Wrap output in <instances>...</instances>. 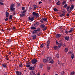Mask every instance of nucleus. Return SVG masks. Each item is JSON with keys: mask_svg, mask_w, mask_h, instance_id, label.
<instances>
[{"mask_svg": "<svg viewBox=\"0 0 75 75\" xmlns=\"http://www.w3.org/2000/svg\"><path fill=\"white\" fill-rule=\"evenodd\" d=\"M33 17H38L39 16H40V15L39 14H38L37 13H35V12H34L33 13Z\"/></svg>", "mask_w": 75, "mask_h": 75, "instance_id": "obj_1", "label": "nucleus"}, {"mask_svg": "<svg viewBox=\"0 0 75 75\" xmlns=\"http://www.w3.org/2000/svg\"><path fill=\"white\" fill-rule=\"evenodd\" d=\"M62 13L60 15V17H62L65 16V15L66 14V11L65 10H63L62 11Z\"/></svg>", "mask_w": 75, "mask_h": 75, "instance_id": "obj_2", "label": "nucleus"}, {"mask_svg": "<svg viewBox=\"0 0 75 75\" xmlns=\"http://www.w3.org/2000/svg\"><path fill=\"white\" fill-rule=\"evenodd\" d=\"M14 4H12L11 6V7L10 8V9L11 11H14L15 10V8H14Z\"/></svg>", "mask_w": 75, "mask_h": 75, "instance_id": "obj_3", "label": "nucleus"}, {"mask_svg": "<svg viewBox=\"0 0 75 75\" xmlns=\"http://www.w3.org/2000/svg\"><path fill=\"white\" fill-rule=\"evenodd\" d=\"M67 10L68 13H70L71 12V10L70 6H67Z\"/></svg>", "mask_w": 75, "mask_h": 75, "instance_id": "obj_4", "label": "nucleus"}, {"mask_svg": "<svg viewBox=\"0 0 75 75\" xmlns=\"http://www.w3.org/2000/svg\"><path fill=\"white\" fill-rule=\"evenodd\" d=\"M50 40H48L47 42V47L48 49H49V48H50Z\"/></svg>", "mask_w": 75, "mask_h": 75, "instance_id": "obj_5", "label": "nucleus"}, {"mask_svg": "<svg viewBox=\"0 0 75 75\" xmlns=\"http://www.w3.org/2000/svg\"><path fill=\"white\" fill-rule=\"evenodd\" d=\"M32 63L33 64H34L37 63V60L36 59H33L31 61Z\"/></svg>", "mask_w": 75, "mask_h": 75, "instance_id": "obj_6", "label": "nucleus"}, {"mask_svg": "<svg viewBox=\"0 0 75 75\" xmlns=\"http://www.w3.org/2000/svg\"><path fill=\"white\" fill-rule=\"evenodd\" d=\"M46 59L47 60L48 62L49 61H51V58L50 57H48L46 58Z\"/></svg>", "mask_w": 75, "mask_h": 75, "instance_id": "obj_7", "label": "nucleus"}, {"mask_svg": "<svg viewBox=\"0 0 75 75\" xmlns=\"http://www.w3.org/2000/svg\"><path fill=\"white\" fill-rule=\"evenodd\" d=\"M16 75H21L22 74V73L19 71H17L16 72Z\"/></svg>", "mask_w": 75, "mask_h": 75, "instance_id": "obj_8", "label": "nucleus"}, {"mask_svg": "<svg viewBox=\"0 0 75 75\" xmlns=\"http://www.w3.org/2000/svg\"><path fill=\"white\" fill-rule=\"evenodd\" d=\"M32 37H33V40H35L36 39V38H37V35H33L32 36Z\"/></svg>", "mask_w": 75, "mask_h": 75, "instance_id": "obj_9", "label": "nucleus"}, {"mask_svg": "<svg viewBox=\"0 0 75 75\" xmlns=\"http://www.w3.org/2000/svg\"><path fill=\"white\" fill-rule=\"evenodd\" d=\"M29 20H30V21H33V20H34V18L33 17H29Z\"/></svg>", "mask_w": 75, "mask_h": 75, "instance_id": "obj_10", "label": "nucleus"}, {"mask_svg": "<svg viewBox=\"0 0 75 75\" xmlns=\"http://www.w3.org/2000/svg\"><path fill=\"white\" fill-rule=\"evenodd\" d=\"M67 41H69V38L68 36H66L64 38Z\"/></svg>", "mask_w": 75, "mask_h": 75, "instance_id": "obj_11", "label": "nucleus"}, {"mask_svg": "<svg viewBox=\"0 0 75 75\" xmlns=\"http://www.w3.org/2000/svg\"><path fill=\"white\" fill-rule=\"evenodd\" d=\"M29 69L30 70H33L34 69V67L31 66L29 68Z\"/></svg>", "mask_w": 75, "mask_h": 75, "instance_id": "obj_12", "label": "nucleus"}, {"mask_svg": "<svg viewBox=\"0 0 75 75\" xmlns=\"http://www.w3.org/2000/svg\"><path fill=\"white\" fill-rule=\"evenodd\" d=\"M19 66L20 67V68H22L23 65L20 62L19 64Z\"/></svg>", "mask_w": 75, "mask_h": 75, "instance_id": "obj_13", "label": "nucleus"}, {"mask_svg": "<svg viewBox=\"0 0 75 75\" xmlns=\"http://www.w3.org/2000/svg\"><path fill=\"white\" fill-rule=\"evenodd\" d=\"M61 35L59 34H57V35H56V37L57 38H58L60 37H61Z\"/></svg>", "mask_w": 75, "mask_h": 75, "instance_id": "obj_14", "label": "nucleus"}, {"mask_svg": "<svg viewBox=\"0 0 75 75\" xmlns=\"http://www.w3.org/2000/svg\"><path fill=\"white\" fill-rule=\"evenodd\" d=\"M6 17H8V16H9V13L7 12V11H6Z\"/></svg>", "mask_w": 75, "mask_h": 75, "instance_id": "obj_15", "label": "nucleus"}, {"mask_svg": "<svg viewBox=\"0 0 75 75\" xmlns=\"http://www.w3.org/2000/svg\"><path fill=\"white\" fill-rule=\"evenodd\" d=\"M42 20H43L44 21H47V18H42Z\"/></svg>", "mask_w": 75, "mask_h": 75, "instance_id": "obj_16", "label": "nucleus"}, {"mask_svg": "<svg viewBox=\"0 0 75 75\" xmlns=\"http://www.w3.org/2000/svg\"><path fill=\"white\" fill-rule=\"evenodd\" d=\"M40 27L42 28H44L45 27V25L44 24H42L40 25Z\"/></svg>", "mask_w": 75, "mask_h": 75, "instance_id": "obj_17", "label": "nucleus"}, {"mask_svg": "<svg viewBox=\"0 0 75 75\" xmlns=\"http://www.w3.org/2000/svg\"><path fill=\"white\" fill-rule=\"evenodd\" d=\"M70 8L71 10H73L74 8V6L73 5H71Z\"/></svg>", "mask_w": 75, "mask_h": 75, "instance_id": "obj_18", "label": "nucleus"}, {"mask_svg": "<svg viewBox=\"0 0 75 75\" xmlns=\"http://www.w3.org/2000/svg\"><path fill=\"white\" fill-rule=\"evenodd\" d=\"M68 51V48H66L64 49V51L65 52H67Z\"/></svg>", "mask_w": 75, "mask_h": 75, "instance_id": "obj_19", "label": "nucleus"}, {"mask_svg": "<svg viewBox=\"0 0 75 75\" xmlns=\"http://www.w3.org/2000/svg\"><path fill=\"white\" fill-rule=\"evenodd\" d=\"M71 57L72 59H74V55L73 53H72L71 55Z\"/></svg>", "mask_w": 75, "mask_h": 75, "instance_id": "obj_20", "label": "nucleus"}, {"mask_svg": "<svg viewBox=\"0 0 75 75\" xmlns=\"http://www.w3.org/2000/svg\"><path fill=\"white\" fill-rule=\"evenodd\" d=\"M44 46H45V45L44 44H42L40 45V47L41 48H44Z\"/></svg>", "mask_w": 75, "mask_h": 75, "instance_id": "obj_21", "label": "nucleus"}, {"mask_svg": "<svg viewBox=\"0 0 75 75\" xmlns=\"http://www.w3.org/2000/svg\"><path fill=\"white\" fill-rule=\"evenodd\" d=\"M30 29L31 30H35L36 29V28L34 27L31 26L30 27Z\"/></svg>", "mask_w": 75, "mask_h": 75, "instance_id": "obj_22", "label": "nucleus"}, {"mask_svg": "<svg viewBox=\"0 0 75 75\" xmlns=\"http://www.w3.org/2000/svg\"><path fill=\"white\" fill-rule=\"evenodd\" d=\"M43 62H44V63H46L47 62V59H44L43 60Z\"/></svg>", "mask_w": 75, "mask_h": 75, "instance_id": "obj_23", "label": "nucleus"}, {"mask_svg": "<svg viewBox=\"0 0 75 75\" xmlns=\"http://www.w3.org/2000/svg\"><path fill=\"white\" fill-rule=\"evenodd\" d=\"M54 48L55 50H56L58 49V47L54 46Z\"/></svg>", "mask_w": 75, "mask_h": 75, "instance_id": "obj_24", "label": "nucleus"}, {"mask_svg": "<svg viewBox=\"0 0 75 75\" xmlns=\"http://www.w3.org/2000/svg\"><path fill=\"white\" fill-rule=\"evenodd\" d=\"M20 16L21 17H22L25 16V14H24L23 13H21L20 14Z\"/></svg>", "mask_w": 75, "mask_h": 75, "instance_id": "obj_25", "label": "nucleus"}, {"mask_svg": "<svg viewBox=\"0 0 75 75\" xmlns=\"http://www.w3.org/2000/svg\"><path fill=\"white\" fill-rule=\"evenodd\" d=\"M56 4L57 5H60L61 4V2H60V1H58L57 2Z\"/></svg>", "mask_w": 75, "mask_h": 75, "instance_id": "obj_26", "label": "nucleus"}, {"mask_svg": "<svg viewBox=\"0 0 75 75\" xmlns=\"http://www.w3.org/2000/svg\"><path fill=\"white\" fill-rule=\"evenodd\" d=\"M2 66L4 67L5 68H6L7 67L6 66V65L5 64H3Z\"/></svg>", "mask_w": 75, "mask_h": 75, "instance_id": "obj_27", "label": "nucleus"}, {"mask_svg": "<svg viewBox=\"0 0 75 75\" xmlns=\"http://www.w3.org/2000/svg\"><path fill=\"white\" fill-rule=\"evenodd\" d=\"M13 18V15H10L9 16V19L10 20H11Z\"/></svg>", "mask_w": 75, "mask_h": 75, "instance_id": "obj_28", "label": "nucleus"}, {"mask_svg": "<svg viewBox=\"0 0 75 75\" xmlns=\"http://www.w3.org/2000/svg\"><path fill=\"white\" fill-rule=\"evenodd\" d=\"M62 4V5H64L65 4H66V1H63Z\"/></svg>", "mask_w": 75, "mask_h": 75, "instance_id": "obj_29", "label": "nucleus"}, {"mask_svg": "<svg viewBox=\"0 0 75 75\" xmlns=\"http://www.w3.org/2000/svg\"><path fill=\"white\" fill-rule=\"evenodd\" d=\"M34 71H31L30 72V75H33V73H34Z\"/></svg>", "mask_w": 75, "mask_h": 75, "instance_id": "obj_30", "label": "nucleus"}, {"mask_svg": "<svg viewBox=\"0 0 75 75\" xmlns=\"http://www.w3.org/2000/svg\"><path fill=\"white\" fill-rule=\"evenodd\" d=\"M56 57L57 58H59V54H56Z\"/></svg>", "mask_w": 75, "mask_h": 75, "instance_id": "obj_31", "label": "nucleus"}, {"mask_svg": "<svg viewBox=\"0 0 75 75\" xmlns=\"http://www.w3.org/2000/svg\"><path fill=\"white\" fill-rule=\"evenodd\" d=\"M53 10H54V11H58V9L56 8H53Z\"/></svg>", "mask_w": 75, "mask_h": 75, "instance_id": "obj_32", "label": "nucleus"}, {"mask_svg": "<svg viewBox=\"0 0 75 75\" xmlns=\"http://www.w3.org/2000/svg\"><path fill=\"white\" fill-rule=\"evenodd\" d=\"M74 74H75V72H74V71H73L72 72H71V73L70 74V75H74Z\"/></svg>", "mask_w": 75, "mask_h": 75, "instance_id": "obj_33", "label": "nucleus"}, {"mask_svg": "<svg viewBox=\"0 0 75 75\" xmlns=\"http://www.w3.org/2000/svg\"><path fill=\"white\" fill-rule=\"evenodd\" d=\"M40 68H42L43 67V65H42V64H40Z\"/></svg>", "mask_w": 75, "mask_h": 75, "instance_id": "obj_34", "label": "nucleus"}, {"mask_svg": "<svg viewBox=\"0 0 75 75\" xmlns=\"http://www.w3.org/2000/svg\"><path fill=\"white\" fill-rule=\"evenodd\" d=\"M40 22L41 24H43V23H44V21H43L42 20H41L40 21Z\"/></svg>", "mask_w": 75, "mask_h": 75, "instance_id": "obj_35", "label": "nucleus"}, {"mask_svg": "<svg viewBox=\"0 0 75 75\" xmlns=\"http://www.w3.org/2000/svg\"><path fill=\"white\" fill-rule=\"evenodd\" d=\"M33 6L34 7V8H36L37 7V5H34Z\"/></svg>", "mask_w": 75, "mask_h": 75, "instance_id": "obj_36", "label": "nucleus"}, {"mask_svg": "<svg viewBox=\"0 0 75 75\" xmlns=\"http://www.w3.org/2000/svg\"><path fill=\"white\" fill-rule=\"evenodd\" d=\"M59 42L60 43L59 44L62 45V41L60 40L59 41Z\"/></svg>", "mask_w": 75, "mask_h": 75, "instance_id": "obj_37", "label": "nucleus"}, {"mask_svg": "<svg viewBox=\"0 0 75 75\" xmlns=\"http://www.w3.org/2000/svg\"><path fill=\"white\" fill-rule=\"evenodd\" d=\"M67 7V4H66L64 6V8H66Z\"/></svg>", "mask_w": 75, "mask_h": 75, "instance_id": "obj_38", "label": "nucleus"}, {"mask_svg": "<svg viewBox=\"0 0 75 75\" xmlns=\"http://www.w3.org/2000/svg\"><path fill=\"white\" fill-rule=\"evenodd\" d=\"M8 18H7L5 20V21H8Z\"/></svg>", "mask_w": 75, "mask_h": 75, "instance_id": "obj_39", "label": "nucleus"}, {"mask_svg": "<svg viewBox=\"0 0 75 75\" xmlns=\"http://www.w3.org/2000/svg\"><path fill=\"white\" fill-rule=\"evenodd\" d=\"M62 45L60 44L59 45V49L61 47V46H62Z\"/></svg>", "mask_w": 75, "mask_h": 75, "instance_id": "obj_40", "label": "nucleus"}, {"mask_svg": "<svg viewBox=\"0 0 75 75\" xmlns=\"http://www.w3.org/2000/svg\"><path fill=\"white\" fill-rule=\"evenodd\" d=\"M54 63V61L52 60L50 62V64H53Z\"/></svg>", "mask_w": 75, "mask_h": 75, "instance_id": "obj_41", "label": "nucleus"}, {"mask_svg": "<svg viewBox=\"0 0 75 75\" xmlns=\"http://www.w3.org/2000/svg\"><path fill=\"white\" fill-rule=\"evenodd\" d=\"M8 41V42H11V40L9 39H8V40H7Z\"/></svg>", "mask_w": 75, "mask_h": 75, "instance_id": "obj_42", "label": "nucleus"}, {"mask_svg": "<svg viewBox=\"0 0 75 75\" xmlns=\"http://www.w3.org/2000/svg\"><path fill=\"white\" fill-rule=\"evenodd\" d=\"M26 12V10H25L24 11H23L22 13L23 14H24V13H25V12Z\"/></svg>", "mask_w": 75, "mask_h": 75, "instance_id": "obj_43", "label": "nucleus"}, {"mask_svg": "<svg viewBox=\"0 0 75 75\" xmlns=\"http://www.w3.org/2000/svg\"><path fill=\"white\" fill-rule=\"evenodd\" d=\"M46 29H47V28L45 27L43 30V31H45V30H46Z\"/></svg>", "mask_w": 75, "mask_h": 75, "instance_id": "obj_44", "label": "nucleus"}, {"mask_svg": "<svg viewBox=\"0 0 75 75\" xmlns=\"http://www.w3.org/2000/svg\"><path fill=\"white\" fill-rule=\"evenodd\" d=\"M56 44H57V45H59V43H58V41H57V40H56Z\"/></svg>", "mask_w": 75, "mask_h": 75, "instance_id": "obj_45", "label": "nucleus"}, {"mask_svg": "<svg viewBox=\"0 0 75 75\" xmlns=\"http://www.w3.org/2000/svg\"><path fill=\"white\" fill-rule=\"evenodd\" d=\"M17 6H20V3H17Z\"/></svg>", "mask_w": 75, "mask_h": 75, "instance_id": "obj_46", "label": "nucleus"}, {"mask_svg": "<svg viewBox=\"0 0 75 75\" xmlns=\"http://www.w3.org/2000/svg\"><path fill=\"white\" fill-rule=\"evenodd\" d=\"M26 67L27 68H28L30 67V65H27L26 66Z\"/></svg>", "mask_w": 75, "mask_h": 75, "instance_id": "obj_47", "label": "nucleus"}, {"mask_svg": "<svg viewBox=\"0 0 75 75\" xmlns=\"http://www.w3.org/2000/svg\"><path fill=\"white\" fill-rule=\"evenodd\" d=\"M22 10L23 11L24 10H25V8L24 7H22Z\"/></svg>", "mask_w": 75, "mask_h": 75, "instance_id": "obj_48", "label": "nucleus"}, {"mask_svg": "<svg viewBox=\"0 0 75 75\" xmlns=\"http://www.w3.org/2000/svg\"><path fill=\"white\" fill-rule=\"evenodd\" d=\"M47 69L48 70V71H50V67L49 66H48L47 67Z\"/></svg>", "mask_w": 75, "mask_h": 75, "instance_id": "obj_49", "label": "nucleus"}, {"mask_svg": "<svg viewBox=\"0 0 75 75\" xmlns=\"http://www.w3.org/2000/svg\"><path fill=\"white\" fill-rule=\"evenodd\" d=\"M0 4H1V5H4V4L3 3V2H0Z\"/></svg>", "mask_w": 75, "mask_h": 75, "instance_id": "obj_50", "label": "nucleus"}, {"mask_svg": "<svg viewBox=\"0 0 75 75\" xmlns=\"http://www.w3.org/2000/svg\"><path fill=\"white\" fill-rule=\"evenodd\" d=\"M41 30V29H40V28H39L38 29H37L36 30L37 31H40V30Z\"/></svg>", "mask_w": 75, "mask_h": 75, "instance_id": "obj_51", "label": "nucleus"}, {"mask_svg": "<svg viewBox=\"0 0 75 75\" xmlns=\"http://www.w3.org/2000/svg\"><path fill=\"white\" fill-rule=\"evenodd\" d=\"M69 33H72V31L70 30L69 31Z\"/></svg>", "mask_w": 75, "mask_h": 75, "instance_id": "obj_52", "label": "nucleus"}, {"mask_svg": "<svg viewBox=\"0 0 75 75\" xmlns=\"http://www.w3.org/2000/svg\"><path fill=\"white\" fill-rule=\"evenodd\" d=\"M35 32V33H38V32H37V30H34Z\"/></svg>", "mask_w": 75, "mask_h": 75, "instance_id": "obj_53", "label": "nucleus"}, {"mask_svg": "<svg viewBox=\"0 0 75 75\" xmlns=\"http://www.w3.org/2000/svg\"><path fill=\"white\" fill-rule=\"evenodd\" d=\"M65 33H66V34H67L68 33V32L67 30H65Z\"/></svg>", "mask_w": 75, "mask_h": 75, "instance_id": "obj_54", "label": "nucleus"}, {"mask_svg": "<svg viewBox=\"0 0 75 75\" xmlns=\"http://www.w3.org/2000/svg\"><path fill=\"white\" fill-rule=\"evenodd\" d=\"M33 75H36V74H35V71H34V73H33Z\"/></svg>", "mask_w": 75, "mask_h": 75, "instance_id": "obj_55", "label": "nucleus"}, {"mask_svg": "<svg viewBox=\"0 0 75 75\" xmlns=\"http://www.w3.org/2000/svg\"><path fill=\"white\" fill-rule=\"evenodd\" d=\"M36 24L37 25H39V22H37L36 23Z\"/></svg>", "mask_w": 75, "mask_h": 75, "instance_id": "obj_56", "label": "nucleus"}, {"mask_svg": "<svg viewBox=\"0 0 75 75\" xmlns=\"http://www.w3.org/2000/svg\"><path fill=\"white\" fill-rule=\"evenodd\" d=\"M66 16L67 17H69V14H67Z\"/></svg>", "mask_w": 75, "mask_h": 75, "instance_id": "obj_57", "label": "nucleus"}, {"mask_svg": "<svg viewBox=\"0 0 75 75\" xmlns=\"http://www.w3.org/2000/svg\"><path fill=\"white\" fill-rule=\"evenodd\" d=\"M63 45V47H65V43H64Z\"/></svg>", "mask_w": 75, "mask_h": 75, "instance_id": "obj_58", "label": "nucleus"}, {"mask_svg": "<svg viewBox=\"0 0 75 75\" xmlns=\"http://www.w3.org/2000/svg\"><path fill=\"white\" fill-rule=\"evenodd\" d=\"M7 30H8V31H10V30H11V28H9V29H7Z\"/></svg>", "mask_w": 75, "mask_h": 75, "instance_id": "obj_59", "label": "nucleus"}, {"mask_svg": "<svg viewBox=\"0 0 75 75\" xmlns=\"http://www.w3.org/2000/svg\"><path fill=\"white\" fill-rule=\"evenodd\" d=\"M70 30H71V31H73V30H74V28H71V29Z\"/></svg>", "mask_w": 75, "mask_h": 75, "instance_id": "obj_60", "label": "nucleus"}, {"mask_svg": "<svg viewBox=\"0 0 75 75\" xmlns=\"http://www.w3.org/2000/svg\"><path fill=\"white\" fill-rule=\"evenodd\" d=\"M64 74V72L62 71V75H63V74Z\"/></svg>", "mask_w": 75, "mask_h": 75, "instance_id": "obj_61", "label": "nucleus"}, {"mask_svg": "<svg viewBox=\"0 0 75 75\" xmlns=\"http://www.w3.org/2000/svg\"><path fill=\"white\" fill-rule=\"evenodd\" d=\"M57 63H58V64H60V62H59V61H58Z\"/></svg>", "mask_w": 75, "mask_h": 75, "instance_id": "obj_62", "label": "nucleus"}, {"mask_svg": "<svg viewBox=\"0 0 75 75\" xmlns=\"http://www.w3.org/2000/svg\"><path fill=\"white\" fill-rule=\"evenodd\" d=\"M32 33H33V34H35V31H34Z\"/></svg>", "mask_w": 75, "mask_h": 75, "instance_id": "obj_63", "label": "nucleus"}, {"mask_svg": "<svg viewBox=\"0 0 75 75\" xmlns=\"http://www.w3.org/2000/svg\"><path fill=\"white\" fill-rule=\"evenodd\" d=\"M41 3H42V2H41V1H40V2H39V4H41Z\"/></svg>", "mask_w": 75, "mask_h": 75, "instance_id": "obj_64", "label": "nucleus"}]
</instances>
